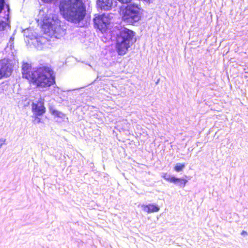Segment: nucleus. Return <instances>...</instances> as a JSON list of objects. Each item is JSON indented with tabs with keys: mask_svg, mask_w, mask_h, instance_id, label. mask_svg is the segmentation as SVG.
Segmentation results:
<instances>
[{
	"mask_svg": "<svg viewBox=\"0 0 248 248\" xmlns=\"http://www.w3.org/2000/svg\"><path fill=\"white\" fill-rule=\"evenodd\" d=\"M60 13L68 21L79 23L87 14L86 6L83 0H61Z\"/></svg>",
	"mask_w": 248,
	"mask_h": 248,
	"instance_id": "1",
	"label": "nucleus"
},
{
	"mask_svg": "<svg viewBox=\"0 0 248 248\" xmlns=\"http://www.w3.org/2000/svg\"><path fill=\"white\" fill-rule=\"evenodd\" d=\"M136 33L126 28L121 29L115 37V49L119 55H124L136 42Z\"/></svg>",
	"mask_w": 248,
	"mask_h": 248,
	"instance_id": "2",
	"label": "nucleus"
},
{
	"mask_svg": "<svg viewBox=\"0 0 248 248\" xmlns=\"http://www.w3.org/2000/svg\"><path fill=\"white\" fill-rule=\"evenodd\" d=\"M32 83L37 87L46 88L55 84V73L48 66L39 67L32 72Z\"/></svg>",
	"mask_w": 248,
	"mask_h": 248,
	"instance_id": "3",
	"label": "nucleus"
},
{
	"mask_svg": "<svg viewBox=\"0 0 248 248\" xmlns=\"http://www.w3.org/2000/svg\"><path fill=\"white\" fill-rule=\"evenodd\" d=\"M122 20L127 24L134 25L142 18V9L139 5L134 3L122 6L120 10Z\"/></svg>",
	"mask_w": 248,
	"mask_h": 248,
	"instance_id": "4",
	"label": "nucleus"
},
{
	"mask_svg": "<svg viewBox=\"0 0 248 248\" xmlns=\"http://www.w3.org/2000/svg\"><path fill=\"white\" fill-rule=\"evenodd\" d=\"M93 22L95 28L104 32L108 30L110 21L109 16L104 14L95 16Z\"/></svg>",
	"mask_w": 248,
	"mask_h": 248,
	"instance_id": "5",
	"label": "nucleus"
},
{
	"mask_svg": "<svg viewBox=\"0 0 248 248\" xmlns=\"http://www.w3.org/2000/svg\"><path fill=\"white\" fill-rule=\"evenodd\" d=\"M32 110L35 116L34 123L36 124L40 123L41 119L38 116L42 115L46 112L43 99L41 98L36 103H32Z\"/></svg>",
	"mask_w": 248,
	"mask_h": 248,
	"instance_id": "6",
	"label": "nucleus"
},
{
	"mask_svg": "<svg viewBox=\"0 0 248 248\" xmlns=\"http://www.w3.org/2000/svg\"><path fill=\"white\" fill-rule=\"evenodd\" d=\"M12 72V65L7 60L3 59L0 61V79L9 77Z\"/></svg>",
	"mask_w": 248,
	"mask_h": 248,
	"instance_id": "7",
	"label": "nucleus"
},
{
	"mask_svg": "<svg viewBox=\"0 0 248 248\" xmlns=\"http://www.w3.org/2000/svg\"><path fill=\"white\" fill-rule=\"evenodd\" d=\"M162 177L166 181L170 183L174 184L178 183V185L181 187H185L187 181L183 178H176L173 176H170L167 173H165L162 175Z\"/></svg>",
	"mask_w": 248,
	"mask_h": 248,
	"instance_id": "8",
	"label": "nucleus"
},
{
	"mask_svg": "<svg viewBox=\"0 0 248 248\" xmlns=\"http://www.w3.org/2000/svg\"><path fill=\"white\" fill-rule=\"evenodd\" d=\"M10 6L6 3L5 0H0V16L6 20L10 18Z\"/></svg>",
	"mask_w": 248,
	"mask_h": 248,
	"instance_id": "9",
	"label": "nucleus"
},
{
	"mask_svg": "<svg viewBox=\"0 0 248 248\" xmlns=\"http://www.w3.org/2000/svg\"><path fill=\"white\" fill-rule=\"evenodd\" d=\"M113 5V0H97L98 8L101 10H109Z\"/></svg>",
	"mask_w": 248,
	"mask_h": 248,
	"instance_id": "10",
	"label": "nucleus"
},
{
	"mask_svg": "<svg viewBox=\"0 0 248 248\" xmlns=\"http://www.w3.org/2000/svg\"><path fill=\"white\" fill-rule=\"evenodd\" d=\"M30 66L29 64L27 62L24 63L22 67V73L23 78H26L28 80L29 83L31 84V75L30 72Z\"/></svg>",
	"mask_w": 248,
	"mask_h": 248,
	"instance_id": "11",
	"label": "nucleus"
},
{
	"mask_svg": "<svg viewBox=\"0 0 248 248\" xmlns=\"http://www.w3.org/2000/svg\"><path fill=\"white\" fill-rule=\"evenodd\" d=\"M143 210L147 213H152L158 212L160 208L156 204H149L147 205H142Z\"/></svg>",
	"mask_w": 248,
	"mask_h": 248,
	"instance_id": "12",
	"label": "nucleus"
},
{
	"mask_svg": "<svg viewBox=\"0 0 248 248\" xmlns=\"http://www.w3.org/2000/svg\"><path fill=\"white\" fill-rule=\"evenodd\" d=\"M30 28L23 30L22 32L24 36V40L27 45H30V40H31V32Z\"/></svg>",
	"mask_w": 248,
	"mask_h": 248,
	"instance_id": "13",
	"label": "nucleus"
},
{
	"mask_svg": "<svg viewBox=\"0 0 248 248\" xmlns=\"http://www.w3.org/2000/svg\"><path fill=\"white\" fill-rule=\"evenodd\" d=\"M49 109L51 114L54 115L56 117L63 118L65 116V115L64 113L53 108L52 107L50 108Z\"/></svg>",
	"mask_w": 248,
	"mask_h": 248,
	"instance_id": "14",
	"label": "nucleus"
},
{
	"mask_svg": "<svg viewBox=\"0 0 248 248\" xmlns=\"http://www.w3.org/2000/svg\"><path fill=\"white\" fill-rule=\"evenodd\" d=\"M185 164H177L174 167V170L177 172H179L185 168Z\"/></svg>",
	"mask_w": 248,
	"mask_h": 248,
	"instance_id": "15",
	"label": "nucleus"
},
{
	"mask_svg": "<svg viewBox=\"0 0 248 248\" xmlns=\"http://www.w3.org/2000/svg\"><path fill=\"white\" fill-rule=\"evenodd\" d=\"M122 4H127L130 3L133 0H117Z\"/></svg>",
	"mask_w": 248,
	"mask_h": 248,
	"instance_id": "16",
	"label": "nucleus"
},
{
	"mask_svg": "<svg viewBox=\"0 0 248 248\" xmlns=\"http://www.w3.org/2000/svg\"><path fill=\"white\" fill-rule=\"evenodd\" d=\"M5 29V26L4 25V23L3 22H0V31H3Z\"/></svg>",
	"mask_w": 248,
	"mask_h": 248,
	"instance_id": "17",
	"label": "nucleus"
},
{
	"mask_svg": "<svg viewBox=\"0 0 248 248\" xmlns=\"http://www.w3.org/2000/svg\"><path fill=\"white\" fill-rule=\"evenodd\" d=\"M6 140L1 139H0V148L2 146V145L4 143Z\"/></svg>",
	"mask_w": 248,
	"mask_h": 248,
	"instance_id": "18",
	"label": "nucleus"
},
{
	"mask_svg": "<svg viewBox=\"0 0 248 248\" xmlns=\"http://www.w3.org/2000/svg\"><path fill=\"white\" fill-rule=\"evenodd\" d=\"M241 234L243 235H247V232L245 231H243L241 232Z\"/></svg>",
	"mask_w": 248,
	"mask_h": 248,
	"instance_id": "19",
	"label": "nucleus"
}]
</instances>
